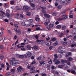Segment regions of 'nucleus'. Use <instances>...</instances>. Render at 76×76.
Listing matches in <instances>:
<instances>
[{
    "instance_id": "nucleus-1",
    "label": "nucleus",
    "mask_w": 76,
    "mask_h": 76,
    "mask_svg": "<svg viewBox=\"0 0 76 76\" xmlns=\"http://www.w3.org/2000/svg\"><path fill=\"white\" fill-rule=\"evenodd\" d=\"M27 68L28 69H30V70L31 71V72H30V73H34V72L35 71V67L34 66H31L30 65H28L27 66Z\"/></svg>"
},
{
    "instance_id": "nucleus-2",
    "label": "nucleus",
    "mask_w": 76,
    "mask_h": 76,
    "mask_svg": "<svg viewBox=\"0 0 76 76\" xmlns=\"http://www.w3.org/2000/svg\"><path fill=\"white\" fill-rule=\"evenodd\" d=\"M10 61L11 65H12V66H16L18 63V61H16L15 58H12V60Z\"/></svg>"
},
{
    "instance_id": "nucleus-3",
    "label": "nucleus",
    "mask_w": 76,
    "mask_h": 76,
    "mask_svg": "<svg viewBox=\"0 0 76 76\" xmlns=\"http://www.w3.org/2000/svg\"><path fill=\"white\" fill-rule=\"evenodd\" d=\"M23 9L25 10V11H26V12H28V11L29 10V7L26 6H23Z\"/></svg>"
},
{
    "instance_id": "nucleus-4",
    "label": "nucleus",
    "mask_w": 76,
    "mask_h": 76,
    "mask_svg": "<svg viewBox=\"0 0 76 76\" xmlns=\"http://www.w3.org/2000/svg\"><path fill=\"white\" fill-rule=\"evenodd\" d=\"M22 45H25V43H21V45H18L17 46V47H18V48H21V47H23V46Z\"/></svg>"
},
{
    "instance_id": "nucleus-5",
    "label": "nucleus",
    "mask_w": 76,
    "mask_h": 76,
    "mask_svg": "<svg viewBox=\"0 0 76 76\" xmlns=\"http://www.w3.org/2000/svg\"><path fill=\"white\" fill-rule=\"evenodd\" d=\"M45 44L46 45H51V42L49 41H46L45 42Z\"/></svg>"
},
{
    "instance_id": "nucleus-6",
    "label": "nucleus",
    "mask_w": 76,
    "mask_h": 76,
    "mask_svg": "<svg viewBox=\"0 0 76 76\" xmlns=\"http://www.w3.org/2000/svg\"><path fill=\"white\" fill-rule=\"evenodd\" d=\"M61 2L62 4H67V1L66 0H61Z\"/></svg>"
},
{
    "instance_id": "nucleus-7",
    "label": "nucleus",
    "mask_w": 76,
    "mask_h": 76,
    "mask_svg": "<svg viewBox=\"0 0 76 76\" xmlns=\"http://www.w3.org/2000/svg\"><path fill=\"white\" fill-rule=\"evenodd\" d=\"M53 61L54 62L55 64H60V61L58 59L56 60V61L55 60V61Z\"/></svg>"
},
{
    "instance_id": "nucleus-8",
    "label": "nucleus",
    "mask_w": 76,
    "mask_h": 76,
    "mask_svg": "<svg viewBox=\"0 0 76 76\" xmlns=\"http://www.w3.org/2000/svg\"><path fill=\"white\" fill-rule=\"evenodd\" d=\"M46 21L48 22L45 23L44 25L45 26H48V24L50 23V21L49 19H47Z\"/></svg>"
},
{
    "instance_id": "nucleus-9",
    "label": "nucleus",
    "mask_w": 76,
    "mask_h": 76,
    "mask_svg": "<svg viewBox=\"0 0 76 76\" xmlns=\"http://www.w3.org/2000/svg\"><path fill=\"white\" fill-rule=\"evenodd\" d=\"M27 54L28 57H31L32 55L31 52H28L27 53Z\"/></svg>"
},
{
    "instance_id": "nucleus-10",
    "label": "nucleus",
    "mask_w": 76,
    "mask_h": 76,
    "mask_svg": "<svg viewBox=\"0 0 76 76\" xmlns=\"http://www.w3.org/2000/svg\"><path fill=\"white\" fill-rule=\"evenodd\" d=\"M54 56L55 57V58L54 59L53 61H56V59H57V58H58V56H57V54H55Z\"/></svg>"
},
{
    "instance_id": "nucleus-11",
    "label": "nucleus",
    "mask_w": 76,
    "mask_h": 76,
    "mask_svg": "<svg viewBox=\"0 0 76 76\" xmlns=\"http://www.w3.org/2000/svg\"><path fill=\"white\" fill-rule=\"evenodd\" d=\"M28 23H31V25H32L33 24V20L32 19H29L28 21Z\"/></svg>"
},
{
    "instance_id": "nucleus-12",
    "label": "nucleus",
    "mask_w": 76,
    "mask_h": 76,
    "mask_svg": "<svg viewBox=\"0 0 76 76\" xmlns=\"http://www.w3.org/2000/svg\"><path fill=\"white\" fill-rule=\"evenodd\" d=\"M35 20L37 21V22H39L40 20L39 19V17L38 16H37V17L35 18Z\"/></svg>"
},
{
    "instance_id": "nucleus-13",
    "label": "nucleus",
    "mask_w": 76,
    "mask_h": 76,
    "mask_svg": "<svg viewBox=\"0 0 76 76\" xmlns=\"http://www.w3.org/2000/svg\"><path fill=\"white\" fill-rule=\"evenodd\" d=\"M62 18H64V19H67L68 16H66L65 15H62Z\"/></svg>"
},
{
    "instance_id": "nucleus-14",
    "label": "nucleus",
    "mask_w": 76,
    "mask_h": 76,
    "mask_svg": "<svg viewBox=\"0 0 76 76\" xmlns=\"http://www.w3.org/2000/svg\"><path fill=\"white\" fill-rule=\"evenodd\" d=\"M16 9H15V10H22V9L19 8L18 6H16Z\"/></svg>"
},
{
    "instance_id": "nucleus-15",
    "label": "nucleus",
    "mask_w": 76,
    "mask_h": 76,
    "mask_svg": "<svg viewBox=\"0 0 76 76\" xmlns=\"http://www.w3.org/2000/svg\"><path fill=\"white\" fill-rule=\"evenodd\" d=\"M44 16H45V17H46V18H48L50 17V15L47 14L46 13H45Z\"/></svg>"
},
{
    "instance_id": "nucleus-16",
    "label": "nucleus",
    "mask_w": 76,
    "mask_h": 76,
    "mask_svg": "<svg viewBox=\"0 0 76 76\" xmlns=\"http://www.w3.org/2000/svg\"><path fill=\"white\" fill-rule=\"evenodd\" d=\"M24 42L25 44H27L28 43V39H24Z\"/></svg>"
},
{
    "instance_id": "nucleus-17",
    "label": "nucleus",
    "mask_w": 76,
    "mask_h": 76,
    "mask_svg": "<svg viewBox=\"0 0 76 76\" xmlns=\"http://www.w3.org/2000/svg\"><path fill=\"white\" fill-rule=\"evenodd\" d=\"M1 13H0V16H3V15H5V12H4L3 11H1L0 12Z\"/></svg>"
},
{
    "instance_id": "nucleus-18",
    "label": "nucleus",
    "mask_w": 76,
    "mask_h": 76,
    "mask_svg": "<svg viewBox=\"0 0 76 76\" xmlns=\"http://www.w3.org/2000/svg\"><path fill=\"white\" fill-rule=\"evenodd\" d=\"M75 46H76V44L75 43H73L71 45L70 47H75Z\"/></svg>"
},
{
    "instance_id": "nucleus-19",
    "label": "nucleus",
    "mask_w": 76,
    "mask_h": 76,
    "mask_svg": "<svg viewBox=\"0 0 76 76\" xmlns=\"http://www.w3.org/2000/svg\"><path fill=\"white\" fill-rule=\"evenodd\" d=\"M56 28L57 29H60L61 28V25H58L56 26Z\"/></svg>"
},
{
    "instance_id": "nucleus-20",
    "label": "nucleus",
    "mask_w": 76,
    "mask_h": 76,
    "mask_svg": "<svg viewBox=\"0 0 76 76\" xmlns=\"http://www.w3.org/2000/svg\"><path fill=\"white\" fill-rule=\"evenodd\" d=\"M0 58L1 60H3L4 58V56L2 55H0Z\"/></svg>"
},
{
    "instance_id": "nucleus-21",
    "label": "nucleus",
    "mask_w": 76,
    "mask_h": 76,
    "mask_svg": "<svg viewBox=\"0 0 76 76\" xmlns=\"http://www.w3.org/2000/svg\"><path fill=\"white\" fill-rule=\"evenodd\" d=\"M66 29V26H64L62 27V30H65Z\"/></svg>"
},
{
    "instance_id": "nucleus-22",
    "label": "nucleus",
    "mask_w": 76,
    "mask_h": 76,
    "mask_svg": "<svg viewBox=\"0 0 76 76\" xmlns=\"http://www.w3.org/2000/svg\"><path fill=\"white\" fill-rule=\"evenodd\" d=\"M6 16H7V18H9L10 17V14L9 13L7 12L6 14Z\"/></svg>"
},
{
    "instance_id": "nucleus-23",
    "label": "nucleus",
    "mask_w": 76,
    "mask_h": 76,
    "mask_svg": "<svg viewBox=\"0 0 76 76\" xmlns=\"http://www.w3.org/2000/svg\"><path fill=\"white\" fill-rule=\"evenodd\" d=\"M21 24L22 26H26V24H25V23L24 22H23L21 23Z\"/></svg>"
},
{
    "instance_id": "nucleus-24",
    "label": "nucleus",
    "mask_w": 76,
    "mask_h": 76,
    "mask_svg": "<svg viewBox=\"0 0 76 76\" xmlns=\"http://www.w3.org/2000/svg\"><path fill=\"white\" fill-rule=\"evenodd\" d=\"M49 26L51 28H53L54 26V24L50 23Z\"/></svg>"
},
{
    "instance_id": "nucleus-25",
    "label": "nucleus",
    "mask_w": 76,
    "mask_h": 76,
    "mask_svg": "<svg viewBox=\"0 0 76 76\" xmlns=\"http://www.w3.org/2000/svg\"><path fill=\"white\" fill-rule=\"evenodd\" d=\"M62 7L61 5H59L57 7V9L59 10L60 9H61V8Z\"/></svg>"
},
{
    "instance_id": "nucleus-26",
    "label": "nucleus",
    "mask_w": 76,
    "mask_h": 76,
    "mask_svg": "<svg viewBox=\"0 0 76 76\" xmlns=\"http://www.w3.org/2000/svg\"><path fill=\"white\" fill-rule=\"evenodd\" d=\"M15 3V1H14L12 0L10 1V4L13 5Z\"/></svg>"
},
{
    "instance_id": "nucleus-27",
    "label": "nucleus",
    "mask_w": 76,
    "mask_h": 76,
    "mask_svg": "<svg viewBox=\"0 0 76 76\" xmlns=\"http://www.w3.org/2000/svg\"><path fill=\"white\" fill-rule=\"evenodd\" d=\"M71 73H72L73 74H74V75H76V72L74 70H72L71 71Z\"/></svg>"
},
{
    "instance_id": "nucleus-28",
    "label": "nucleus",
    "mask_w": 76,
    "mask_h": 76,
    "mask_svg": "<svg viewBox=\"0 0 76 76\" xmlns=\"http://www.w3.org/2000/svg\"><path fill=\"white\" fill-rule=\"evenodd\" d=\"M57 20L59 21H61V20H63V18H57Z\"/></svg>"
},
{
    "instance_id": "nucleus-29",
    "label": "nucleus",
    "mask_w": 76,
    "mask_h": 76,
    "mask_svg": "<svg viewBox=\"0 0 76 76\" xmlns=\"http://www.w3.org/2000/svg\"><path fill=\"white\" fill-rule=\"evenodd\" d=\"M30 5L31 7H34L35 6V5L33 3H30Z\"/></svg>"
},
{
    "instance_id": "nucleus-30",
    "label": "nucleus",
    "mask_w": 76,
    "mask_h": 76,
    "mask_svg": "<svg viewBox=\"0 0 76 76\" xmlns=\"http://www.w3.org/2000/svg\"><path fill=\"white\" fill-rule=\"evenodd\" d=\"M46 28L47 29L49 30V31H50V30L51 29V28L49 26L46 27Z\"/></svg>"
},
{
    "instance_id": "nucleus-31",
    "label": "nucleus",
    "mask_w": 76,
    "mask_h": 76,
    "mask_svg": "<svg viewBox=\"0 0 76 76\" xmlns=\"http://www.w3.org/2000/svg\"><path fill=\"white\" fill-rule=\"evenodd\" d=\"M41 11L43 13H46V11H45V10L42 9L41 10Z\"/></svg>"
},
{
    "instance_id": "nucleus-32",
    "label": "nucleus",
    "mask_w": 76,
    "mask_h": 76,
    "mask_svg": "<svg viewBox=\"0 0 76 76\" xmlns=\"http://www.w3.org/2000/svg\"><path fill=\"white\" fill-rule=\"evenodd\" d=\"M26 14L27 16H31V12H27Z\"/></svg>"
},
{
    "instance_id": "nucleus-33",
    "label": "nucleus",
    "mask_w": 76,
    "mask_h": 76,
    "mask_svg": "<svg viewBox=\"0 0 76 76\" xmlns=\"http://www.w3.org/2000/svg\"><path fill=\"white\" fill-rule=\"evenodd\" d=\"M66 55L68 56H71V53L70 52H67L66 53Z\"/></svg>"
},
{
    "instance_id": "nucleus-34",
    "label": "nucleus",
    "mask_w": 76,
    "mask_h": 76,
    "mask_svg": "<svg viewBox=\"0 0 76 76\" xmlns=\"http://www.w3.org/2000/svg\"><path fill=\"white\" fill-rule=\"evenodd\" d=\"M26 47H27V48H28V49H29V50H31V47L29 45H27V46H26Z\"/></svg>"
},
{
    "instance_id": "nucleus-35",
    "label": "nucleus",
    "mask_w": 76,
    "mask_h": 76,
    "mask_svg": "<svg viewBox=\"0 0 76 76\" xmlns=\"http://www.w3.org/2000/svg\"><path fill=\"white\" fill-rule=\"evenodd\" d=\"M63 44L65 46H66L67 44V42H63Z\"/></svg>"
},
{
    "instance_id": "nucleus-36",
    "label": "nucleus",
    "mask_w": 76,
    "mask_h": 76,
    "mask_svg": "<svg viewBox=\"0 0 76 76\" xmlns=\"http://www.w3.org/2000/svg\"><path fill=\"white\" fill-rule=\"evenodd\" d=\"M72 60H73V58H72L70 57L68 58L69 61H72Z\"/></svg>"
},
{
    "instance_id": "nucleus-37",
    "label": "nucleus",
    "mask_w": 76,
    "mask_h": 76,
    "mask_svg": "<svg viewBox=\"0 0 76 76\" xmlns=\"http://www.w3.org/2000/svg\"><path fill=\"white\" fill-rule=\"evenodd\" d=\"M29 75V73H24L23 74V76H27Z\"/></svg>"
},
{
    "instance_id": "nucleus-38",
    "label": "nucleus",
    "mask_w": 76,
    "mask_h": 76,
    "mask_svg": "<svg viewBox=\"0 0 76 76\" xmlns=\"http://www.w3.org/2000/svg\"><path fill=\"white\" fill-rule=\"evenodd\" d=\"M10 71L12 72H15V69H11Z\"/></svg>"
},
{
    "instance_id": "nucleus-39",
    "label": "nucleus",
    "mask_w": 76,
    "mask_h": 76,
    "mask_svg": "<svg viewBox=\"0 0 76 76\" xmlns=\"http://www.w3.org/2000/svg\"><path fill=\"white\" fill-rule=\"evenodd\" d=\"M34 50H37V49H38V47L37 46H34Z\"/></svg>"
},
{
    "instance_id": "nucleus-40",
    "label": "nucleus",
    "mask_w": 76,
    "mask_h": 76,
    "mask_svg": "<svg viewBox=\"0 0 76 76\" xmlns=\"http://www.w3.org/2000/svg\"><path fill=\"white\" fill-rule=\"evenodd\" d=\"M31 25H32V24H31V23L26 24V26H30Z\"/></svg>"
},
{
    "instance_id": "nucleus-41",
    "label": "nucleus",
    "mask_w": 76,
    "mask_h": 76,
    "mask_svg": "<svg viewBox=\"0 0 76 76\" xmlns=\"http://www.w3.org/2000/svg\"><path fill=\"white\" fill-rule=\"evenodd\" d=\"M17 70L18 72H21V70H20V69L18 67L17 68Z\"/></svg>"
},
{
    "instance_id": "nucleus-42",
    "label": "nucleus",
    "mask_w": 76,
    "mask_h": 76,
    "mask_svg": "<svg viewBox=\"0 0 76 76\" xmlns=\"http://www.w3.org/2000/svg\"><path fill=\"white\" fill-rule=\"evenodd\" d=\"M27 58V55L24 54L23 55V58Z\"/></svg>"
},
{
    "instance_id": "nucleus-43",
    "label": "nucleus",
    "mask_w": 76,
    "mask_h": 76,
    "mask_svg": "<svg viewBox=\"0 0 76 76\" xmlns=\"http://www.w3.org/2000/svg\"><path fill=\"white\" fill-rule=\"evenodd\" d=\"M72 34L75 35L76 34L75 31L73 30L72 31Z\"/></svg>"
},
{
    "instance_id": "nucleus-44",
    "label": "nucleus",
    "mask_w": 76,
    "mask_h": 76,
    "mask_svg": "<svg viewBox=\"0 0 76 76\" xmlns=\"http://www.w3.org/2000/svg\"><path fill=\"white\" fill-rule=\"evenodd\" d=\"M18 57H19V58H23V55H19Z\"/></svg>"
},
{
    "instance_id": "nucleus-45",
    "label": "nucleus",
    "mask_w": 76,
    "mask_h": 76,
    "mask_svg": "<svg viewBox=\"0 0 76 76\" xmlns=\"http://www.w3.org/2000/svg\"><path fill=\"white\" fill-rule=\"evenodd\" d=\"M41 8V9H43L44 10V9H46V7H40Z\"/></svg>"
},
{
    "instance_id": "nucleus-46",
    "label": "nucleus",
    "mask_w": 76,
    "mask_h": 76,
    "mask_svg": "<svg viewBox=\"0 0 76 76\" xmlns=\"http://www.w3.org/2000/svg\"><path fill=\"white\" fill-rule=\"evenodd\" d=\"M53 46H50L49 47V49L50 50H52L53 49Z\"/></svg>"
},
{
    "instance_id": "nucleus-47",
    "label": "nucleus",
    "mask_w": 76,
    "mask_h": 76,
    "mask_svg": "<svg viewBox=\"0 0 76 76\" xmlns=\"http://www.w3.org/2000/svg\"><path fill=\"white\" fill-rule=\"evenodd\" d=\"M36 31H39L40 30V28L39 27H37L36 28Z\"/></svg>"
},
{
    "instance_id": "nucleus-48",
    "label": "nucleus",
    "mask_w": 76,
    "mask_h": 76,
    "mask_svg": "<svg viewBox=\"0 0 76 76\" xmlns=\"http://www.w3.org/2000/svg\"><path fill=\"white\" fill-rule=\"evenodd\" d=\"M20 18H22V19H23V15L22 14H20Z\"/></svg>"
},
{
    "instance_id": "nucleus-49",
    "label": "nucleus",
    "mask_w": 76,
    "mask_h": 76,
    "mask_svg": "<svg viewBox=\"0 0 76 76\" xmlns=\"http://www.w3.org/2000/svg\"><path fill=\"white\" fill-rule=\"evenodd\" d=\"M1 67L4 68V64H1Z\"/></svg>"
},
{
    "instance_id": "nucleus-50",
    "label": "nucleus",
    "mask_w": 76,
    "mask_h": 76,
    "mask_svg": "<svg viewBox=\"0 0 76 76\" xmlns=\"http://www.w3.org/2000/svg\"><path fill=\"white\" fill-rule=\"evenodd\" d=\"M58 67L59 68H60V69H63V67H62L61 65H58Z\"/></svg>"
},
{
    "instance_id": "nucleus-51",
    "label": "nucleus",
    "mask_w": 76,
    "mask_h": 76,
    "mask_svg": "<svg viewBox=\"0 0 76 76\" xmlns=\"http://www.w3.org/2000/svg\"><path fill=\"white\" fill-rule=\"evenodd\" d=\"M55 73L56 74V75H59V73H58L57 72H55Z\"/></svg>"
},
{
    "instance_id": "nucleus-52",
    "label": "nucleus",
    "mask_w": 76,
    "mask_h": 76,
    "mask_svg": "<svg viewBox=\"0 0 76 76\" xmlns=\"http://www.w3.org/2000/svg\"><path fill=\"white\" fill-rule=\"evenodd\" d=\"M17 32L19 35H20V30H18Z\"/></svg>"
},
{
    "instance_id": "nucleus-53",
    "label": "nucleus",
    "mask_w": 76,
    "mask_h": 76,
    "mask_svg": "<svg viewBox=\"0 0 76 76\" xmlns=\"http://www.w3.org/2000/svg\"><path fill=\"white\" fill-rule=\"evenodd\" d=\"M49 64H52V60L51 59H50V60L49 61Z\"/></svg>"
},
{
    "instance_id": "nucleus-54",
    "label": "nucleus",
    "mask_w": 76,
    "mask_h": 76,
    "mask_svg": "<svg viewBox=\"0 0 76 76\" xmlns=\"http://www.w3.org/2000/svg\"><path fill=\"white\" fill-rule=\"evenodd\" d=\"M53 16H56V15H57V14L56 13H53Z\"/></svg>"
},
{
    "instance_id": "nucleus-55",
    "label": "nucleus",
    "mask_w": 76,
    "mask_h": 76,
    "mask_svg": "<svg viewBox=\"0 0 76 76\" xmlns=\"http://www.w3.org/2000/svg\"><path fill=\"white\" fill-rule=\"evenodd\" d=\"M38 60H41V57H39L37 58Z\"/></svg>"
},
{
    "instance_id": "nucleus-56",
    "label": "nucleus",
    "mask_w": 76,
    "mask_h": 76,
    "mask_svg": "<svg viewBox=\"0 0 76 76\" xmlns=\"http://www.w3.org/2000/svg\"><path fill=\"white\" fill-rule=\"evenodd\" d=\"M15 27H16V28L18 27V24H15Z\"/></svg>"
},
{
    "instance_id": "nucleus-57",
    "label": "nucleus",
    "mask_w": 76,
    "mask_h": 76,
    "mask_svg": "<svg viewBox=\"0 0 76 76\" xmlns=\"http://www.w3.org/2000/svg\"><path fill=\"white\" fill-rule=\"evenodd\" d=\"M57 44H58V43H53V45L54 46H56V45H57Z\"/></svg>"
},
{
    "instance_id": "nucleus-58",
    "label": "nucleus",
    "mask_w": 76,
    "mask_h": 76,
    "mask_svg": "<svg viewBox=\"0 0 76 76\" xmlns=\"http://www.w3.org/2000/svg\"><path fill=\"white\" fill-rule=\"evenodd\" d=\"M18 68H19L20 69V70H23V68L22 67V66H19V67Z\"/></svg>"
},
{
    "instance_id": "nucleus-59",
    "label": "nucleus",
    "mask_w": 76,
    "mask_h": 76,
    "mask_svg": "<svg viewBox=\"0 0 76 76\" xmlns=\"http://www.w3.org/2000/svg\"><path fill=\"white\" fill-rule=\"evenodd\" d=\"M0 48L3 49V45H0Z\"/></svg>"
},
{
    "instance_id": "nucleus-60",
    "label": "nucleus",
    "mask_w": 76,
    "mask_h": 76,
    "mask_svg": "<svg viewBox=\"0 0 76 76\" xmlns=\"http://www.w3.org/2000/svg\"><path fill=\"white\" fill-rule=\"evenodd\" d=\"M31 10H34V9H35V8L34 7H32L31 8Z\"/></svg>"
},
{
    "instance_id": "nucleus-61",
    "label": "nucleus",
    "mask_w": 76,
    "mask_h": 76,
    "mask_svg": "<svg viewBox=\"0 0 76 76\" xmlns=\"http://www.w3.org/2000/svg\"><path fill=\"white\" fill-rule=\"evenodd\" d=\"M41 75L42 76H46V74L45 73L42 74Z\"/></svg>"
},
{
    "instance_id": "nucleus-62",
    "label": "nucleus",
    "mask_w": 76,
    "mask_h": 76,
    "mask_svg": "<svg viewBox=\"0 0 76 76\" xmlns=\"http://www.w3.org/2000/svg\"><path fill=\"white\" fill-rule=\"evenodd\" d=\"M56 38H53L52 39V40L53 41H56Z\"/></svg>"
},
{
    "instance_id": "nucleus-63",
    "label": "nucleus",
    "mask_w": 76,
    "mask_h": 76,
    "mask_svg": "<svg viewBox=\"0 0 76 76\" xmlns=\"http://www.w3.org/2000/svg\"><path fill=\"white\" fill-rule=\"evenodd\" d=\"M61 61L62 63H64V61L63 60L61 59Z\"/></svg>"
},
{
    "instance_id": "nucleus-64",
    "label": "nucleus",
    "mask_w": 76,
    "mask_h": 76,
    "mask_svg": "<svg viewBox=\"0 0 76 76\" xmlns=\"http://www.w3.org/2000/svg\"><path fill=\"white\" fill-rule=\"evenodd\" d=\"M73 39H74V40H76V36H74Z\"/></svg>"
}]
</instances>
